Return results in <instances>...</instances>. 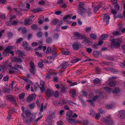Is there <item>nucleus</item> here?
Returning a JSON list of instances; mask_svg holds the SVG:
<instances>
[{
	"mask_svg": "<svg viewBox=\"0 0 125 125\" xmlns=\"http://www.w3.org/2000/svg\"><path fill=\"white\" fill-rule=\"evenodd\" d=\"M53 93V91L51 90H48L46 91V94L48 96H51Z\"/></svg>",
	"mask_w": 125,
	"mask_h": 125,
	"instance_id": "obj_21",
	"label": "nucleus"
},
{
	"mask_svg": "<svg viewBox=\"0 0 125 125\" xmlns=\"http://www.w3.org/2000/svg\"><path fill=\"white\" fill-rule=\"evenodd\" d=\"M112 105L111 104H107L106 106V108L107 109H109L112 108Z\"/></svg>",
	"mask_w": 125,
	"mask_h": 125,
	"instance_id": "obj_49",
	"label": "nucleus"
},
{
	"mask_svg": "<svg viewBox=\"0 0 125 125\" xmlns=\"http://www.w3.org/2000/svg\"><path fill=\"white\" fill-rule=\"evenodd\" d=\"M80 46H81L80 44L75 43L73 45V47L74 50H76L79 49Z\"/></svg>",
	"mask_w": 125,
	"mask_h": 125,
	"instance_id": "obj_13",
	"label": "nucleus"
},
{
	"mask_svg": "<svg viewBox=\"0 0 125 125\" xmlns=\"http://www.w3.org/2000/svg\"><path fill=\"white\" fill-rule=\"evenodd\" d=\"M114 7L116 10H118L119 9L120 6L118 4H116L114 5Z\"/></svg>",
	"mask_w": 125,
	"mask_h": 125,
	"instance_id": "obj_33",
	"label": "nucleus"
},
{
	"mask_svg": "<svg viewBox=\"0 0 125 125\" xmlns=\"http://www.w3.org/2000/svg\"><path fill=\"white\" fill-rule=\"evenodd\" d=\"M44 83V81H40V84L39 85V88L41 90L42 93H43L44 90V89L43 86Z\"/></svg>",
	"mask_w": 125,
	"mask_h": 125,
	"instance_id": "obj_14",
	"label": "nucleus"
},
{
	"mask_svg": "<svg viewBox=\"0 0 125 125\" xmlns=\"http://www.w3.org/2000/svg\"><path fill=\"white\" fill-rule=\"evenodd\" d=\"M29 106L30 108L31 109H32L34 108L35 106V103H33L32 104H30Z\"/></svg>",
	"mask_w": 125,
	"mask_h": 125,
	"instance_id": "obj_38",
	"label": "nucleus"
},
{
	"mask_svg": "<svg viewBox=\"0 0 125 125\" xmlns=\"http://www.w3.org/2000/svg\"><path fill=\"white\" fill-rule=\"evenodd\" d=\"M33 94H32L31 95H29L27 98V101L29 102H31L33 99Z\"/></svg>",
	"mask_w": 125,
	"mask_h": 125,
	"instance_id": "obj_23",
	"label": "nucleus"
},
{
	"mask_svg": "<svg viewBox=\"0 0 125 125\" xmlns=\"http://www.w3.org/2000/svg\"><path fill=\"white\" fill-rule=\"evenodd\" d=\"M112 44L115 48H117L120 46V43L121 42V40L118 39H115L111 40Z\"/></svg>",
	"mask_w": 125,
	"mask_h": 125,
	"instance_id": "obj_3",
	"label": "nucleus"
},
{
	"mask_svg": "<svg viewBox=\"0 0 125 125\" xmlns=\"http://www.w3.org/2000/svg\"><path fill=\"white\" fill-rule=\"evenodd\" d=\"M102 4L101 3L99 4L97 6L95 7L94 9V11H97L102 6Z\"/></svg>",
	"mask_w": 125,
	"mask_h": 125,
	"instance_id": "obj_24",
	"label": "nucleus"
},
{
	"mask_svg": "<svg viewBox=\"0 0 125 125\" xmlns=\"http://www.w3.org/2000/svg\"><path fill=\"white\" fill-rule=\"evenodd\" d=\"M71 17L69 15H67L66 16H65V17H64L63 18L64 20H66L68 18H70Z\"/></svg>",
	"mask_w": 125,
	"mask_h": 125,
	"instance_id": "obj_63",
	"label": "nucleus"
},
{
	"mask_svg": "<svg viewBox=\"0 0 125 125\" xmlns=\"http://www.w3.org/2000/svg\"><path fill=\"white\" fill-rule=\"evenodd\" d=\"M38 66L39 68H42L43 66V64L42 62H39L38 64Z\"/></svg>",
	"mask_w": 125,
	"mask_h": 125,
	"instance_id": "obj_47",
	"label": "nucleus"
},
{
	"mask_svg": "<svg viewBox=\"0 0 125 125\" xmlns=\"http://www.w3.org/2000/svg\"><path fill=\"white\" fill-rule=\"evenodd\" d=\"M80 60V59H79L76 58L73 59L71 61L72 63H75L78 62V61Z\"/></svg>",
	"mask_w": 125,
	"mask_h": 125,
	"instance_id": "obj_32",
	"label": "nucleus"
},
{
	"mask_svg": "<svg viewBox=\"0 0 125 125\" xmlns=\"http://www.w3.org/2000/svg\"><path fill=\"white\" fill-rule=\"evenodd\" d=\"M98 98V95H96L93 96L92 98L93 99L92 100H90L88 101L91 103V105H93V102L94 101H95Z\"/></svg>",
	"mask_w": 125,
	"mask_h": 125,
	"instance_id": "obj_17",
	"label": "nucleus"
},
{
	"mask_svg": "<svg viewBox=\"0 0 125 125\" xmlns=\"http://www.w3.org/2000/svg\"><path fill=\"white\" fill-rule=\"evenodd\" d=\"M16 18V16L14 15H12L10 16V19L8 20L6 22H9V23L11 21Z\"/></svg>",
	"mask_w": 125,
	"mask_h": 125,
	"instance_id": "obj_26",
	"label": "nucleus"
},
{
	"mask_svg": "<svg viewBox=\"0 0 125 125\" xmlns=\"http://www.w3.org/2000/svg\"><path fill=\"white\" fill-rule=\"evenodd\" d=\"M22 60L21 58H19L17 57V59L16 62H22Z\"/></svg>",
	"mask_w": 125,
	"mask_h": 125,
	"instance_id": "obj_64",
	"label": "nucleus"
},
{
	"mask_svg": "<svg viewBox=\"0 0 125 125\" xmlns=\"http://www.w3.org/2000/svg\"><path fill=\"white\" fill-rule=\"evenodd\" d=\"M13 83L12 82L10 84L9 87V89L10 90H12L13 88Z\"/></svg>",
	"mask_w": 125,
	"mask_h": 125,
	"instance_id": "obj_42",
	"label": "nucleus"
},
{
	"mask_svg": "<svg viewBox=\"0 0 125 125\" xmlns=\"http://www.w3.org/2000/svg\"><path fill=\"white\" fill-rule=\"evenodd\" d=\"M23 40V39L21 38H20L19 39L17 40L16 42L17 43H20L21 41Z\"/></svg>",
	"mask_w": 125,
	"mask_h": 125,
	"instance_id": "obj_53",
	"label": "nucleus"
},
{
	"mask_svg": "<svg viewBox=\"0 0 125 125\" xmlns=\"http://www.w3.org/2000/svg\"><path fill=\"white\" fill-rule=\"evenodd\" d=\"M62 53L63 55H67L69 54L70 53V52L68 51H63L62 52Z\"/></svg>",
	"mask_w": 125,
	"mask_h": 125,
	"instance_id": "obj_36",
	"label": "nucleus"
},
{
	"mask_svg": "<svg viewBox=\"0 0 125 125\" xmlns=\"http://www.w3.org/2000/svg\"><path fill=\"white\" fill-rule=\"evenodd\" d=\"M83 42L85 44L86 43H90V42H91V41H90L89 40H88L87 39H85V41Z\"/></svg>",
	"mask_w": 125,
	"mask_h": 125,
	"instance_id": "obj_57",
	"label": "nucleus"
},
{
	"mask_svg": "<svg viewBox=\"0 0 125 125\" xmlns=\"http://www.w3.org/2000/svg\"><path fill=\"white\" fill-rule=\"evenodd\" d=\"M8 35L9 38H10L12 36V33L11 32H9L8 33Z\"/></svg>",
	"mask_w": 125,
	"mask_h": 125,
	"instance_id": "obj_60",
	"label": "nucleus"
},
{
	"mask_svg": "<svg viewBox=\"0 0 125 125\" xmlns=\"http://www.w3.org/2000/svg\"><path fill=\"white\" fill-rule=\"evenodd\" d=\"M73 113L71 111H69L67 112L66 115L67 118L68 119L69 122L72 124L75 122V118L77 117V115L76 114H74L73 115Z\"/></svg>",
	"mask_w": 125,
	"mask_h": 125,
	"instance_id": "obj_1",
	"label": "nucleus"
},
{
	"mask_svg": "<svg viewBox=\"0 0 125 125\" xmlns=\"http://www.w3.org/2000/svg\"><path fill=\"white\" fill-rule=\"evenodd\" d=\"M18 23V20H15L14 21L10 23L9 22H6L5 24L7 26H10L12 25H15L17 24Z\"/></svg>",
	"mask_w": 125,
	"mask_h": 125,
	"instance_id": "obj_11",
	"label": "nucleus"
},
{
	"mask_svg": "<svg viewBox=\"0 0 125 125\" xmlns=\"http://www.w3.org/2000/svg\"><path fill=\"white\" fill-rule=\"evenodd\" d=\"M42 9L40 8L33 9L31 10V11L34 13H38L42 11Z\"/></svg>",
	"mask_w": 125,
	"mask_h": 125,
	"instance_id": "obj_18",
	"label": "nucleus"
},
{
	"mask_svg": "<svg viewBox=\"0 0 125 125\" xmlns=\"http://www.w3.org/2000/svg\"><path fill=\"white\" fill-rule=\"evenodd\" d=\"M118 116L122 118L125 116V112L124 111H121L118 113L117 114Z\"/></svg>",
	"mask_w": 125,
	"mask_h": 125,
	"instance_id": "obj_15",
	"label": "nucleus"
},
{
	"mask_svg": "<svg viewBox=\"0 0 125 125\" xmlns=\"http://www.w3.org/2000/svg\"><path fill=\"white\" fill-rule=\"evenodd\" d=\"M64 111L63 110H61L59 112V114L60 115H62L64 114Z\"/></svg>",
	"mask_w": 125,
	"mask_h": 125,
	"instance_id": "obj_61",
	"label": "nucleus"
},
{
	"mask_svg": "<svg viewBox=\"0 0 125 125\" xmlns=\"http://www.w3.org/2000/svg\"><path fill=\"white\" fill-rule=\"evenodd\" d=\"M32 23L31 20L29 18L28 19H26L25 20L24 24L25 25H30Z\"/></svg>",
	"mask_w": 125,
	"mask_h": 125,
	"instance_id": "obj_22",
	"label": "nucleus"
},
{
	"mask_svg": "<svg viewBox=\"0 0 125 125\" xmlns=\"http://www.w3.org/2000/svg\"><path fill=\"white\" fill-rule=\"evenodd\" d=\"M98 44H94L92 46L93 48H94L95 49H97L98 48Z\"/></svg>",
	"mask_w": 125,
	"mask_h": 125,
	"instance_id": "obj_48",
	"label": "nucleus"
},
{
	"mask_svg": "<svg viewBox=\"0 0 125 125\" xmlns=\"http://www.w3.org/2000/svg\"><path fill=\"white\" fill-rule=\"evenodd\" d=\"M100 114L99 113L96 114L95 116V118L96 119H98L100 117Z\"/></svg>",
	"mask_w": 125,
	"mask_h": 125,
	"instance_id": "obj_56",
	"label": "nucleus"
},
{
	"mask_svg": "<svg viewBox=\"0 0 125 125\" xmlns=\"http://www.w3.org/2000/svg\"><path fill=\"white\" fill-rule=\"evenodd\" d=\"M120 92V90L119 88H115V90L112 91V92L114 94H117Z\"/></svg>",
	"mask_w": 125,
	"mask_h": 125,
	"instance_id": "obj_30",
	"label": "nucleus"
},
{
	"mask_svg": "<svg viewBox=\"0 0 125 125\" xmlns=\"http://www.w3.org/2000/svg\"><path fill=\"white\" fill-rule=\"evenodd\" d=\"M25 96V94L24 93H22L20 94L19 96V98L20 99H23Z\"/></svg>",
	"mask_w": 125,
	"mask_h": 125,
	"instance_id": "obj_40",
	"label": "nucleus"
},
{
	"mask_svg": "<svg viewBox=\"0 0 125 125\" xmlns=\"http://www.w3.org/2000/svg\"><path fill=\"white\" fill-rule=\"evenodd\" d=\"M112 13L113 14H115L117 13V11L114 9H112L111 10Z\"/></svg>",
	"mask_w": 125,
	"mask_h": 125,
	"instance_id": "obj_55",
	"label": "nucleus"
},
{
	"mask_svg": "<svg viewBox=\"0 0 125 125\" xmlns=\"http://www.w3.org/2000/svg\"><path fill=\"white\" fill-rule=\"evenodd\" d=\"M17 59V57H14L12 58L11 61L12 62H16Z\"/></svg>",
	"mask_w": 125,
	"mask_h": 125,
	"instance_id": "obj_62",
	"label": "nucleus"
},
{
	"mask_svg": "<svg viewBox=\"0 0 125 125\" xmlns=\"http://www.w3.org/2000/svg\"><path fill=\"white\" fill-rule=\"evenodd\" d=\"M104 89L108 93H110L111 91V89L108 87H105L104 88Z\"/></svg>",
	"mask_w": 125,
	"mask_h": 125,
	"instance_id": "obj_44",
	"label": "nucleus"
},
{
	"mask_svg": "<svg viewBox=\"0 0 125 125\" xmlns=\"http://www.w3.org/2000/svg\"><path fill=\"white\" fill-rule=\"evenodd\" d=\"M42 33L41 32H38L37 34V35L39 37H42Z\"/></svg>",
	"mask_w": 125,
	"mask_h": 125,
	"instance_id": "obj_52",
	"label": "nucleus"
},
{
	"mask_svg": "<svg viewBox=\"0 0 125 125\" xmlns=\"http://www.w3.org/2000/svg\"><path fill=\"white\" fill-rule=\"evenodd\" d=\"M68 62L69 63L70 62H63V64H62V67L64 69L66 68L68 65Z\"/></svg>",
	"mask_w": 125,
	"mask_h": 125,
	"instance_id": "obj_25",
	"label": "nucleus"
},
{
	"mask_svg": "<svg viewBox=\"0 0 125 125\" xmlns=\"http://www.w3.org/2000/svg\"><path fill=\"white\" fill-rule=\"evenodd\" d=\"M56 124L57 125H63V123L62 121L60 120L57 122Z\"/></svg>",
	"mask_w": 125,
	"mask_h": 125,
	"instance_id": "obj_46",
	"label": "nucleus"
},
{
	"mask_svg": "<svg viewBox=\"0 0 125 125\" xmlns=\"http://www.w3.org/2000/svg\"><path fill=\"white\" fill-rule=\"evenodd\" d=\"M75 36L78 39H85V37L83 35H81L80 33L77 32L74 33Z\"/></svg>",
	"mask_w": 125,
	"mask_h": 125,
	"instance_id": "obj_10",
	"label": "nucleus"
},
{
	"mask_svg": "<svg viewBox=\"0 0 125 125\" xmlns=\"http://www.w3.org/2000/svg\"><path fill=\"white\" fill-rule=\"evenodd\" d=\"M101 17L104 21L106 23V25H107L109 23V20L110 16L108 13L103 14L101 15Z\"/></svg>",
	"mask_w": 125,
	"mask_h": 125,
	"instance_id": "obj_4",
	"label": "nucleus"
},
{
	"mask_svg": "<svg viewBox=\"0 0 125 125\" xmlns=\"http://www.w3.org/2000/svg\"><path fill=\"white\" fill-rule=\"evenodd\" d=\"M70 96L73 97H74L75 95L76 90L75 89H71L69 93Z\"/></svg>",
	"mask_w": 125,
	"mask_h": 125,
	"instance_id": "obj_16",
	"label": "nucleus"
},
{
	"mask_svg": "<svg viewBox=\"0 0 125 125\" xmlns=\"http://www.w3.org/2000/svg\"><path fill=\"white\" fill-rule=\"evenodd\" d=\"M100 53V52L98 51H94L93 53V54L94 56L96 57H97L98 55Z\"/></svg>",
	"mask_w": 125,
	"mask_h": 125,
	"instance_id": "obj_27",
	"label": "nucleus"
},
{
	"mask_svg": "<svg viewBox=\"0 0 125 125\" xmlns=\"http://www.w3.org/2000/svg\"><path fill=\"white\" fill-rule=\"evenodd\" d=\"M113 34L114 35H118L119 34V33L118 31H115L113 32Z\"/></svg>",
	"mask_w": 125,
	"mask_h": 125,
	"instance_id": "obj_51",
	"label": "nucleus"
},
{
	"mask_svg": "<svg viewBox=\"0 0 125 125\" xmlns=\"http://www.w3.org/2000/svg\"><path fill=\"white\" fill-rule=\"evenodd\" d=\"M15 48V47L12 46H8L6 48L5 51H4L3 53V55L5 56H7L9 53V52L10 50L13 49Z\"/></svg>",
	"mask_w": 125,
	"mask_h": 125,
	"instance_id": "obj_5",
	"label": "nucleus"
},
{
	"mask_svg": "<svg viewBox=\"0 0 125 125\" xmlns=\"http://www.w3.org/2000/svg\"><path fill=\"white\" fill-rule=\"evenodd\" d=\"M0 18L3 20L5 19L6 18L5 15V14H2L0 15Z\"/></svg>",
	"mask_w": 125,
	"mask_h": 125,
	"instance_id": "obj_50",
	"label": "nucleus"
},
{
	"mask_svg": "<svg viewBox=\"0 0 125 125\" xmlns=\"http://www.w3.org/2000/svg\"><path fill=\"white\" fill-rule=\"evenodd\" d=\"M116 83V82L115 81H112L110 82L109 83L110 86H113L115 85Z\"/></svg>",
	"mask_w": 125,
	"mask_h": 125,
	"instance_id": "obj_31",
	"label": "nucleus"
},
{
	"mask_svg": "<svg viewBox=\"0 0 125 125\" xmlns=\"http://www.w3.org/2000/svg\"><path fill=\"white\" fill-rule=\"evenodd\" d=\"M16 53L18 54L19 56L20 57H21L22 56H25L26 55L23 52L20 50H17Z\"/></svg>",
	"mask_w": 125,
	"mask_h": 125,
	"instance_id": "obj_20",
	"label": "nucleus"
},
{
	"mask_svg": "<svg viewBox=\"0 0 125 125\" xmlns=\"http://www.w3.org/2000/svg\"><path fill=\"white\" fill-rule=\"evenodd\" d=\"M108 37V35L107 34H102V35L100 37V38L102 40H104L106 38Z\"/></svg>",
	"mask_w": 125,
	"mask_h": 125,
	"instance_id": "obj_28",
	"label": "nucleus"
},
{
	"mask_svg": "<svg viewBox=\"0 0 125 125\" xmlns=\"http://www.w3.org/2000/svg\"><path fill=\"white\" fill-rule=\"evenodd\" d=\"M38 43L36 42H33L31 44V45L32 46L35 47L38 45Z\"/></svg>",
	"mask_w": 125,
	"mask_h": 125,
	"instance_id": "obj_58",
	"label": "nucleus"
},
{
	"mask_svg": "<svg viewBox=\"0 0 125 125\" xmlns=\"http://www.w3.org/2000/svg\"><path fill=\"white\" fill-rule=\"evenodd\" d=\"M9 78V77L8 76H5L3 78V80L5 81H7Z\"/></svg>",
	"mask_w": 125,
	"mask_h": 125,
	"instance_id": "obj_54",
	"label": "nucleus"
},
{
	"mask_svg": "<svg viewBox=\"0 0 125 125\" xmlns=\"http://www.w3.org/2000/svg\"><path fill=\"white\" fill-rule=\"evenodd\" d=\"M22 45L24 48L27 49V50H29L31 49L30 47H27L28 44L26 41H23V42Z\"/></svg>",
	"mask_w": 125,
	"mask_h": 125,
	"instance_id": "obj_19",
	"label": "nucleus"
},
{
	"mask_svg": "<svg viewBox=\"0 0 125 125\" xmlns=\"http://www.w3.org/2000/svg\"><path fill=\"white\" fill-rule=\"evenodd\" d=\"M92 50L93 49L90 48H86V51H87L89 53H91L92 51Z\"/></svg>",
	"mask_w": 125,
	"mask_h": 125,
	"instance_id": "obj_34",
	"label": "nucleus"
},
{
	"mask_svg": "<svg viewBox=\"0 0 125 125\" xmlns=\"http://www.w3.org/2000/svg\"><path fill=\"white\" fill-rule=\"evenodd\" d=\"M3 91L5 93H10L9 90H10L9 89H8L4 87L3 88Z\"/></svg>",
	"mask_w": 125,
	"mask_h": 125,
	"instance_id": "obj_35",
	"label": "nucleus"
},
{
	"mask_svg": "<svg viewBox=\"0 0 125 125\" xmlns=\"http://www.w3.org/2000/svg\"><path fill=\"white\" fill-rule=\"evenodd\" d=\"M22 31L23 34H24L27 32V30L25 28H24L22 29Z\"/></svg>",
	"mask_w": 125,
	"mask_h": 125,
	"instance_id": "obj_59",
	"label": "nucleus"
},
{
	"mask_svg": "<svg viewBox=\"0 0 125 125\" xmlns=\"http://www.w3.org/2000/svg\"><path fill=\"white\" fill-rule=\"evenodd\" d=\"M24 115H26V117L27 118V119L28 121H32L35 119V115H32L31 114V113L28 110H26L24 112L22 113V116L23 117H24L25 116Z\"/></svg>",
	"mask_w": 125,
	"mask_h": 125,
	"instance_id": "obj_2",
	"label": "nucleus"
},
{
	"mask_svg": "<svg viewBox=\"0 0 125 125\" xmlns=\"http://www.w3.org/2000/svg\"><path fill=\"white\" fill-rule=\"evenodd\" d=\"M19 71V70L15 68H13L10 69L9 71V73L10 74H15L16 72Z\"/></svg>",
	"mask_w": 125,
	"mask_h": 125,
	"instance_id": "obj_12",
	"label": "nucleus"
},
{
	"mask_svg": "<svg viewBox=\"0 0 125 125\" xmlns=\"http://www.w3.org/2000/svg\"><path fill=\"white\" fill-rule=\"evenodd\" d=\"M114 17L115 18H122L123 17L121 14V13L119 14L118 15L116 16L115 15H114Z\"/></svg>",
	"mask_w": 125,
	"mask_h": 125,
	"instance_id": "obj_43",
	"label": "nucleus"
},
{
	"mask_svg": "<svg viewBox=\"0 0 125 125\" xmlns=\"http://www.w3.org/2000/svg\"><path fill=\"white\" fill-rule=\"evenodd\" d=\"M82 4H80L79 5V7L78 8V10L77 12L78 13L82 15L83 13H84L85 12L86 9L83 7H81V5Z\"/></svg>",
	"mask_w": 125,
	"mask_h": 125,
	"instance_id": "obj_7",
	"label": "nucleus"
},
{
	"mask_svg": "<svg viewBox=\"0 0 125 125\" xmlns=\"http://www.w3.org/2000/svg\"><path fill=\"white\" fill-rule=\"evenodd\" d=\"M52 50L50 47H48L47 48L46 52L47 53H49L51 52Z\"/></svg>",
	"mask_w": 125,
	"mask_h": 125,
	"instance_id": "obj_41",
	"label": "nucleus"
},
{
	"mask_svg": "<svg viewBox=\"0 0 125 125\" xmlns=\"http://www.w3.org/2000/svg\"><path fill=\"white\" fill-rule=\"evenodd\" d=\"M90 37L93 40L95 39L97 37V35L93 34H90Z\"/></svg>",
	"mask_w": 125,
	"mask_h": 125,
	"instance_id": "obj_29",
	"label": "nucleus"
},
{
	"mask_svg": "<svg viewBox=\"0 0 125 125\" xmlns=\"http://www.w3.org/2000/svg\"><path fill=\"white\" fill-rule=\"evenodd\" d=\"M30 72L32 74H34L35 73V66L32 62H31L30 63Z\"/></svg>",
	"mask_w": 125,
	"mask_h": 125,
	"instance_id": "obj_9",
	"label": "nucleus"
},
{
	"mask_svg": "<svg viewBox=\"0 0 125 125\" xmlns=\"http://www.w3.org/2000/svg\"><path fill=\"white\" fill-rule=\"evenodd\" d=\"M103 120L105 122L109 124H111L113 122L110 115L106 117L105 118L103 119Z\"/></svg>",
	"mask_w": 125,
	"mask_h": 125,
	"instance_id": "obj_8",
	"label": "nucleus"
},
{
	"mask_svg": "<svg viewBox=\"0 0 125 125\" xmlns=\"http://www.w3.org/2000/svg\"><path fill=\"white\" fill-rule=\"evenodd\" d=\"M31 27L33 30H35L37 29L38 26L36 24H34L32 25Z\"/></svg>",
	"mask_w": 125,
	"mask_h": 125,
	"instance_id": "obj_37",
	"label": "nucleus"
},
{
	"mask_svg": "<svg viewBox=\"0 0 125 125\" xmlns=\"http://www.w3.org/2000/svg\"><path fill=\"white\" fill-rule=\"evenodd\" d=\"M6 98L7 100L12 102L14 104H16V100L14 96L10 95H7L6 96Z\"/></svg>",
	"mask_w": 125,
	"mask_h": 125,
	"instance_id": "obj_6",
	"label": "nucleus"
},
{
	"mask_svg": "<svg viewBox=\"0 0 125 125\" xmlns=\"http://www.w3.org/2000/svg\"><path fill=\"white\" fill-rule=\"evenodd\" d=\"M14 67H15V68H16L17 67L18 68H19L21 70L22 69H23V68L22 67V66L21 65H19L18 64H15V65Z\"/></svg>",
	"mask_w": 125,
	"mask_h": 125,
	"instance_id": "obj_39",
	"label": "nucleus"
},
{
	"mask_svg": "<svg viewBox=\"0 0 125 125\" xmlns=\"http://www.w3.org/2000/svg\"><path fill=\"white\" fill-rule=\"evenodd\" d=\"M94 84H96L99 82L100 80L96 78L94 80Z\"/></svg>",
	"mask_w": 125,
	"mask_h": 125,
	"instance_id": "obj_45",
	"label": "nucleus"
}]
</instances>
